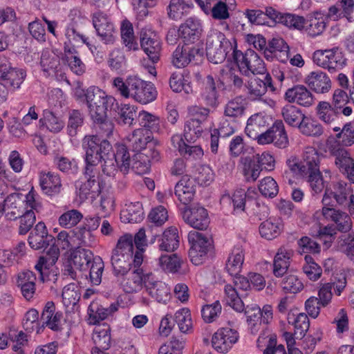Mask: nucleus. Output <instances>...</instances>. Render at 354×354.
Instances as JSON below:
<instances>
[{
  "instance_id": "obj_1",
  "label": "nucleus",
  "mask_w": 354,
  "mask_h": 354,
  "mask_svg": "<svg viewBox=\"0 0 354 354\" xmlns=\"http://www.w3.org/2000/svg\"><path fill=\"white\" fill-rule=\"evenodd\" d=\"M206 53L214 64L222 63L226 57L232 59L239 68L250 76L263 75L267 72L263 60L253 50L244 53L237 49L236 40L231 41L222 32L211 30L206 39Z\"/></svg>"
},
{
  "instance_id": "obj_2",
  "label": "nucleus",
  "mask_w": 354,
  "mask_h": 354,
  "mask_svg": "<svg viewBox=\"0 0 354 354\" xmlns=\"http://www.w3.org/2000/svg\"><path fill=\"white\" fill-rule=\"evenodd\" d=\"M82 147L85 151V158L91 152L97 160L95 168L100 162H102V172L106 176H114L119 169L126 174L130 169V155L124 145L117 147L116 153L112 151V146L106 140H102L97 136H86L82 140Z\"/></svg>"
},
{
  "instance_id": "obj_3",
  "label": "nucleus",
  "mask_w": 354,
  "mask_h": 354,
  "mask_svg": "<svg viewBox=\"0 0 354 354\" xmlns=\"http://www.w3.org/2000/svg\"><path fill=\"white\" fill-rule=\"evenodd\" d=\"M86 102L89 114L97 124L109 126L111 129V124L106 122L107 111L114 109L118 103L114 97L97 86H90L86 90Z\"/></svg>"
},
{
  "instance_id": "obj_4",
  "label": "nucleus",
  "mask_w": 354,
  "mask_h": 354,
  "mask_svg": "<svg viewBox=\"0 0 354 354\" xmlns=\"http://www.w3.org/2000/svg\"><path fill=\"white\" fill-rule=\"evenodd\" d=\"M354 196L353 189L344 180L333 182L326 185L322 199V207H345L351 198Z\"/></svg>"
},
{
  "instance_id": "obj_5",
  "label": "nucleus",
  "mask_w": 354,
  "mask_h": 354,
  "mask_svg": "<svg viewBox=\"0 0 354 354\" xmlns=\"http://www.w3.org/2000/svg\"><path fill=\"white\" fill-rule=\"evenodd\" d=\"M187 238L190 244L189 250L190 261L196 266L202 264L214 249L212 239L196 231L189 232Z\"/></svg>"
},
{
  "instance_id": "obj_6",
  "label": "nucleus",
  "mask_w": 354,
  "mask_h": 354,
  "mask_svg": "<svg viewBox=\"0 0 354 354\" xmlns=\"http://www.w3.org/2000/svg\"><path fill=\"white\" fill-rule=\"evenodd\" d=\"M209 110L207 108L191 106L188 108V120L184 129V137L187 142H194L203 132V123L207 120Z\"/></svg>"
},
{
  "instance_id": "obj_7",
  "label": "nucleus",
  "mask_w": 354,
  "mask_h": 354,
  "mask_svg": "<svg viewBox=\"0 0 354 354\" xmlns=\"http://www.w3.org/2000/svg\"><path fill=\"white\" fill-rule=\"evenodd\" d=\"M313 218L318 223L332 222L336 230L344 234H348L353 228V221L348 213L335 207H322L313 214Z\"/></svg>"
},
{
  "instance_id": "obj_8",
  "label": "nucleus",
  "mask_w": 354,
  "mask_h": 354,
  "mask_svg": "<svg viewBox=\"0 0 354 354\" xmlns=\"http://www.w3.org/2000/svg\"><path fill=\"white\" fill-rule=\"evenodd\" d=\"M203 56V50L196 44L178 45L173 52L171 63L176 68H184L190 63L196 64Z\"/></svg>"
},
{
  "instance_id": "obj_9",
  "label": "nucleus",
  "mask_w": 354,
  "mask_h": 354,
  "mask_svg": "<svg viewBox=\"0 0 354 354\" xmlns=\"http://www.w3.org/2000/svg\"><path fill=\"white\" fill-rule=\"evenodd\" d=\"M97 160L93 157V154H88L87 158H85L86 167H85V176L87 180L84 183L80 189V193L81 196L87 198L90 194H98L100 192V187L99 182L97 181L98 178V169L95 168V163Z\"/></svg>"
},
{
  "instance_id": "obj_10",
  "label": "nucleus",
  "mask_w": 354,
  "mask_h": 354,
  "mask_svg": "<svg viewBox=\"0 0 354 354\" xmlns=\"http://www.w3.org/2000/svg\"><path fill=\"white\" fill-rule=\"evenodd\" d=\"M313 60L316 65L330 72L342 68L345 63V59L337 48L315 50Z\"/></svg>"
},
{
  "instance_id": "obj_11",
  "label": "nucleus",
  "mask_w": 354,
  "mask_h": 354,
  "mask_svg": "<svg viewBox=\"0 0 354 354\" xmlns=\"http://www.w3.org/2000/svg\"><path fill=\"white\" fill-rule=\"evenodd\" d=\"M270 118L260 113L254 114L249 118L245 129L246 135L252 139L256 140L258 144L267 142L270 140L269 133L266 130L270 124Z\"/></svg>"
},
{
  "instance_id": "obj_12",
  "label": "nucleus",
  "mask_w": 354,
  "mask_h": 354,
  "mask_svg": "<svg viewBox=\"0 0 354 354\" xmlns=\"http://www.w3.org/2000/svg\"><path fill=\"white\" fill-rule=\"evenodd\" d=\"M131 86V97L136 102L142 104H147L153 102L157 97L156 87L151 82L143 81L140 79L133 78Z\"/></svg>"
},
{
  "instance_id": "obj_13",
  "label": "nucleus",
  "mask_w": 354,
  "mask_h": 354,
  "mask_svg": "<svg viewBox=\"0 0 354 354\" xmlns=\"http://www.w3.org/2000/svg\"><path fill=\"white\" fill-rule=\"evenodd\" d=\"M239 338V334L236 330L229 327H223L217 330L213 335L212 346L216 351L225 353L238 342Z\"/></svg>"
},
{
  "instance_id": "obj_14",
  "label": "nucleus",
  "mask_w": 354,
  "mask_h": 354,
  "mask_svg": "<svg viewBox=\"0 0 354 354\" xmlns=\"http://www.w3.org/2000/svg\"><path fill=\"white\" fill-rule=\"evenodd\" d=\"M140 46L153 63L160 59L162 49L161 41L156 32L147 29L142 30L140 33Z\"/></svg>"
},
{
  "instance_id": "obj_15",
  "label": "nucleus",
  "mask_w": 354,
  "mask_h": 354,
  "mask_svg": "<svg viewBox=\"0 0 354 354\" xmlns=\"http://www.w3.org/2000/svg\"><path fill=\"white\" fill-rule=\"evenodd\" d=\"M38 180L41 192L48 196H55L63 189L61 177L56 172L41 170L38 174Z\"/></svg>"
},
{
  "instance_id": "obj_16",
  "label": "nucleus",
  "mask_w": 354,
  "mask_h": 354,
  "mask_svg": "<svg viewBox=\"0 0 354 354\" xmlns=\"http://www.w3.org/2000/svg\"><path fill=\"white\" fill-rule=\"evenodd\" d=\"M246 93L251 100H259L266 93L268 88L271 91H275L271 75L267 73L264 81L256 77H250L245 84Z\"/></svg>"
},
{
  "instance_id": "obj_17",
  "label": "nucleus",
  "mask_w": 354,
  "mask_h": 354,
  "mask_svg": "<svg viewBox=\"0 0 354 354\" xmlns=\"http://www.w3.org/2000/svg\"><path fill=\"white\" fill-rule=\"evenodd\" d=\"M183 218L189 226L199 230H206L210 223L207 210L198 205L185 209Z\"/></svg>"
},
{
  "instance_id": "obj_18",
  "label": "nucleus",
  "mask_w": 354,
  "mask_h": 354,
  "mask_svg": "<svg viewBox=\"0 0 354 354\" xmlns=\"http://www.w3.org/2000/svg\"><path fill=\"white\" fill-rule=\"evenodd\" d=\"M153 145V137L151 133L147 129L139 128L134 130L127 137V147L137 153H143L150 149H155Z\"/></svg>"
},
{
  "instance_id": "obj_19",
  "label": "nucleus",
  "mask_w": 354,
  "mask_h": 354,
  "mask_svg": "<svg viewBox=\"0 0 354 354\" xmlns=\"http://www.w3.org/2000/svg\"><path fill=\"white\" fill-rule=\"evenodd\" d=\"M93 24L101 39L106 44H112L115 41V27L111 19L101 12L93 15Z\"/></svg>"
},
{
  "instance_id": "obj_20",
  "label": "nucleus",
  "mask_w": 354,
  "mask_h": 354,
  "mask_svg": "<svg viewBox=\"0 0 354 354\" xmlns=\"http://www.w3.org/2000/svg\"><path fill=\"white\" fill-rule=\"evenodd\" d=\"M203 26L201 20L194 17H189L182 23L178 29V36L185 44H192L198 41L202 34Z\"/></svg>"
},
{
  "instance_id": "obj_21",
  "label": "nucleus",
  "mask_w": 354,
  "mask_h": 354,
  "mask_svg": "<svg viewBox=\"0 0 354 354\" xmlns=\"http://www.w3.org/2000/svg\"><path fill=\"white\" fill-rule=\"evenodd\" d=\"M284 98L290 103L304 107H310L315 103V97L312 92L301 84L288 88L284 94Z\"/></svg>"
},
{
  "instance_id": "obj_22",
  "label": "nucleus",
  "mask_w": 354,
  "mask_h": 354,
  "mask_svg": "<svg viewBox=\"0 0 354 354\" xmlns=\"http://www.w3.org/2000/svg\"><path fill=\"white\" fill-rule=\"evenodd\" d=\"M160 158V152L156 149H150L149 153H136L130 158V169L139 175L147 174L151 168V160L158 161Z\"/></svg>"
},
{
  "instance_id": "obj_23",
  "label": "nucleus",
  "mask_w": 354,
  "mask_h": 354,
  "mask_svg": "<svg viewBox=\"0 0 354 354\" xmlns=\"http://www.w3.org/2000/svg\"><path fill=\"white\" fill-rule=\"evenodd\" d=\"M146 292L158 302L165 303L170 298V289L162 281H157L152 274H146L145 281Z\"/></svg>"
},
{
  "instance_id": "obj_24",
  "label": "nucleus",
  "mask_w": 354,
  "mask_h": 354,
  "mask_svg": "<svg viewBox=\"0 0 354 354\" xmlns=\"http://www.w3.org/2000/svg\"><path fill=\"white\" fill-rule=\"evenodd\" d=\"M304 82L317 94L326 93L331 89V80L329 76L319 70L310 72L305 77Z\"/></svg>"
},
{
  "instance_id": "obj_25",
  "label": "nucleus",
  "mask_w": 354,
  "mask_h": 354,
  "mask_svg": "<svg viewBox=\"0 0 354 354\" xmlns=\"http://www.w3.org/2000/svg\"><path fill=\"white\" fill-rule=\"evenodd\" d=\"M133 268L127 272V277L121 282L122 287L124 292L133 293L138 292L145 286L146 275L143 274L141 266H136L133 263Z\"/></svg>"
},
{
  "instance_id": "obj_26",
  "label": "nucleus",
  "mask_w": 354,
  "mask_h": 354,
  "mask_svg": "<svg viewBox=\"0 0 354 354\" xmlns=\"http://www.w3.org/2000/svg\"><path fill=\"white\" fill-rule=\"evenodd\" d=\"M119 304L113 303L109 308H104L97 301H93L88 306L87 315L88 323L91 325H95L100 322L104 320L118 311Z\"/></svg>"
},
{
  "instance_id": "obj_27",
  "label": "nucleus",
  "mask_w": 354,
  "mask_h": 354,
  "mask_svg": "<svg viewBox=\"0 0 354 354\" xmlns=\"http://www.w3.org/2000/svg\"><path fill=\"white\" fill-rule=\"evenodd\" d=\"M60 250V248L57 246L54 243L49 248L46 254L39 258L35 268L40 274V279L42 281L44 282L48 280L49 269L57 261L59 257Z\"/></svg>"
},
{
  "instance_id": "obj_28",
  "label": "nucleus",
  "mask_w": 354,
  "mask_h": 354,
  "mask_svg": "<svg viewBox=\"0 0 354 354\" xmlns=\"http://www.w3.org/2000/svg\"><path fill=\"white\" fill-rule=\"evenodd\" d=\"M63 314L60 311H56L54 302H46L41 313L43 324L53 331L62 330V319Z\"/></svg>"
},
{
  "instance_id": "obj_29",
  "label": "nucleus",
  "mask_w": 354,
  "mask_h": 354,
  "mask_svg": "<svg viewBox=\"0 0 354 354\" xmlns=\"http://www.w3.org/2000/svg\"><path fill=\"white\" fill-rule=\"evenodd\" d=\"M225 88L224 84L219 80H215L212 75H208L205 80V87L202 93L204 103L211 107L218 104V91Z\"/></svg>"
},
{
  "instance_id": "obj_30",
  "label": "nucleus",
  "mask_w": 354,
  "mask_h": 354,
  "mask_svg": "<svg viewBox=\"0 0 354 354\" xmlns=\"http://www.w3.org/2000/svg\"><path fill=\"white\" fill-rule=\"evenodd\" d=\"M37 277L35 273L30 270L18 274L17 286L20 288L21 295L28 301L31 300L36 292Z\"/></svg>"
},
{
  "instance_id": "obj_31",
  "label": "nucleus",
  "mask_w": 354,
  "mask_h": 354,
  "mask_svg": "<svg viewBox=\"0 0 354 354\" xmlns=\"http://www.w3.org/2000/svg\"><path fill=\"white\" fill-rule=\"evenodd\" d=\"M326 17L319 11L310 14L306 19V24L303 30L310 37H315L321 35L326 26Z\"/></svg>"
},
{
  "instance_id": "obj_32",
  "label": "nucleus",
  "mask_w": 354,
  "mask_h": 354,
  "mask_svg": "<svg viewBox=\"0 0 354 354\" xmlns=\"http://www.w3.org/2000/svg\"><path fill=\"white\" fill-rule=\"evenodd\" d=\"M266 133H269L270 140H266L268 142H261V145L274 143L280 148H284L287 146L288 143V136L281 120H276L272 126L266 130Z\"/></svg>"
},
{
  "instance_id": "obj_33",
  "label": "nucleus",
  "mask_w": 354,
  "mask_h": 354,
  "mask_svg": "<svg viewBox=\"0 0 354 354\" xmlns=\"http://www.w3.org/2000/svg\"><path fill=\"white\" fill-rule=\"evenodd\" d=\"M283 230V224L281 219L276 217L268 218L259 227L261 236L268 240H272L279 236Z\"/></svg>"
},
{
  "instance_id": "obj_34",
  "label": "nucleus",
  "mask_w": 354,
  "mask_h": 354,
  "mask_svg": "<svg viewBox=\"0 0 354 354\" xmlns=\"http://www.w3.org/2000/svg\"><path fill=\"white\" fill-rule=\"evenodd\" d=\"M40 64L43 71L49 75L62 76V67L58 55L49 50L41 53Z\"/></svg>"
},
{
  "instance_id": "obj_35",
  "label": "nucleus",
  "mask_w": 354,
  "mask_h": 354,
  "mask_svg": "<svg viewBox=\"0 0 354 354\" xmlns=\"http://www.w3.org/2000/svg\"><path fill=\"white\" fill-rule=\"evenodd\" d=\"M64 51V56L62 59L68 64L71 71L77 75H83L86 71V66L77 56V52L74 46L65 43Z\"/></svg>"
},
{
  "instance_id": "obj_36",
  "label": "nucleus",
  "mask_w": 354,
  "mask_h": 354,
  "mask_svg": "<svg viewBox=\"0 0 354 354\" xmlns=\"http://www.w3.org/2000/svg\"><path fill=\"white\" fill-rule=\"evenodd\" d=\"M175 195L183 204L189 203L194 196L193 183L188 176H183L175 186Z\"/></svg>"
},
{
  "instance_id": "obj_37",
  "label": "nucleus",
  "mask_w": 354,
  "mask_h": 354,
  "mask_svg": "<svg viewBox=\"0 0 354 354\" xmlns=\"http://www.w3.org/2000/svg\"><path fill=\"white\" fill-rule=\"evenodd\" d=\"M133 257L113 250L111 257V264L115 274L124 276L133 268Z\"/></svg>"
},
{
  "instance_id": "obj_38",
  "label": "nucleus",
  "mask_w": 354,
  "mask_h": 354,
  "mask_svg": "<svg viewBox=\"0 0 354 354\" xmlns=\"http://www.w3.org/2000/svg\"><path fill=\"white\" fill-rule=\"evenodd\" d=\"M245 259L244 250L241 246H235L230 252L226 262L227 272L233 276L238 275L242 269Z\"/></svg>"
},
{
  "instance_id": "obj_39",
  "label": "nucleus",
  "mask_w": 354,
  "mask_h": 354,
  "mask_svg": "<svg viewBox=\"0 0 354 354\" xmlns=\"http://www.w3.org/2000/svg\"><path fill=\"white\" fill-rule=\"evenodd\" d=\"M292 254V250L285 248L279 249L274 257L273 263V274L275 277H281L286 273L290 266V260Z\"/></svg>"
},
{
  "instance_id": "obj_40",
  "label": "nucleus",
  "mask_w": 354,
  "mask_h": 354,
  "mask_svg": "<svg viewBox=\"0 0 354 354\" xmlns=\"http://www.w3.org/2000/svg\"><path fill=\"white\" fill-rule=\"evenodd\" d=\"M26 77V71L22 68L10 67L2 76V84L8 89H18Z\"/></svg>"
},
{
  "instance_id": "obj_41",
  "label": "nucleus",
  "mask_w": 354,
  "mask_h": 354,
  "mask_svg": "<svg viewBox=\"0 0 354 354\" xmlns=\"http://www.w3.org/2000/svg\"><path fill=\"white\" fill-rule=\"evenodd\" d=\"M120 218L124 223H138L143 219V209L140 202H130L125 204L121 211Z\"/></svg>"
},
{
  "instance_id": "obj_42",
  "label": "nucleus",
  "mask_w": 354,
  "mask_h": 354,
  "mask_svg": "<svg viewBox=\"0 0 354 354\" xmlns=\"http://www.w3.org/2000/svg\"><path fill=\"white\" fill-rule=\"evenodd\" d=\"M318 118L327 125H332L339 117L341 112L335 109L329 102H319L316 108Z\"/></svg>"
},
{
  "instance_id": "obj_43",
  "label": "nucleus",
  "mask_w": 354,
  "mask_h": 354,
  "mask_svg": "<svg viewBox=\"0 0 354 354\" xmlns=\"http://www.w3.org/2000/svg\"><path fill=\"white\" fill-rule=\"evenodd\" d=\"M159 249L162 251L173 252L179 246L178 231L176 227H170L165 230L159 241Z\"/></svg>"
},
{
  "instance_id": "obj_44",
  "label": "nucleus",
  "mask_w": 354,
  "mask_h": 354,
  "mask_svg": "<svg viewBox=\"0 0 354 354\" xmlns=\"http://www.w3.org/2000/svg\"><path fill=\"white\" fill-rule=\"evenodd\" d=\"M95 347L109 349L111 346V328L106 324H100L95 327L92 335Z\"/></svg>"
},
{
  "instance_id": "obj_45",
  "label": "nucleus",
  "mask_w": 354,
  "mask_h": 354,
  "mask_svg": "<svg viewBox=\"0 0 354 354\" xmlns=\"http://www.w3.org/2000/svg\"><path fill=\"white\" fill-rule=\"evenodd\" d=\"M48 230L43 222H39L30 232L28 237V243L34 250L41 249L46 245Z\"/></svg>"
},
{
  "instance_id": "obj_46",
  "label": "nucleus",
  "mask_w": 354,
  "mask_h": 354,
  "mask_svg": "<svg viewBox=\"0 0 354 354\" xmlns=\"http://www.w3.org/2000/svg\"><path fill=\"white\" fill-rule=\"evenodd\" d=\"M122 43L128 50H137L139 48L138 43L134 35L132 24L128 20H123L120 26Z\"/></svg>"
},
{
  "instance_id": "obj_47",
  "label": "nucleus",
  "mask_w": 354,
  "mask_h": 354,
  "mask_svg": "<svg viewBox=\"0 0 354 354\" xmlns=\"http://www.w3.org/2000/svg\"><path fill=\"white\" fill-rule=\"evenodd\" d=\"M335 157V163L340 171L346 174L347 178L354 183V160L346 149Z\"/></svg>"
},
{
  "instance_id": "obj_48",
  "label": "nucleus",
  "mask_w": 354,
  "mask_h": 354,
  "mask_svg": "<svg viewBox=\"0 0 354 354\" xmlns=\"http://www.w3.org/2000/svg\"><path fill=\"white\" fill-rule=\"evenodd\" d=\"M333 131L336 133V138L341 141L343 147H350L354 145V120L344 123L342 128L335 127Z\"/></svg>"
},
{
  "instance_id": "obj_49",
  "label": "nucleus",
  "mask_w": 354,
  "mask_h": 354,
  "mask_svg": "<svg viewBox=\"0 0 354 354\" xmlns=\"http://www.w3.org/2000/svg\"><path fill=\"white\" fill-rule=\"evenodd\" d=\"M336 249L354 263V234H343L338 236Z\"/></svg>"
},
{
  "instance_id": "obj_50",
  "label": "nucleus",
  "mask_w": 354,
  "mask_h": 354,
  "mask_svg": "<svg viewBox=\"0 0 354 354\" xmlns=\"http://www.w3.org/2000/svg\"><path fill=\"white\" fill-rule=\"evenodd\" d=\"M297 128L307 136H319L323 133L322 126L310 115H304Z\"/></svg>"
},
{
  "instance_id": "obj_51",
  "label": "nucleus",
  "mask_w": 354,
  "mask_h": 354,
  "mask_svg": "<svg viewBox=\"0 0 354 354\" xmlns=\"http://www.w3.org/2000/svg\"><path fill=\"white\" fill-rule=\"evenodd\" d=\"M225 299L227 304L237 312H242L244 310V304L241 299L243 294L238 292V290L232 284L225 286Z\"/></svg>"
},
{
  "instance_id": "obj_52",
  "label": "nucleus",
  "mask_w": 354,
  "mask_h": 354,
  "mask_svg": "<svg viewBox=\"0 0 354 354\" xmlns=\"http://www.w3.org/2000/svg\"><path fill=\"white\" fill-rule=\"evenodd\" d=\"M235 3V0H224L217 2L214 6L206 8L207 15L211 14L212 17L216 20H226L230 17V6Z\"/></svg>"
},
{
  "instance_id": "obj_53",
  "label": "nucleus",
  "mask_w": 354,
  "mask_h": 354,
  "mask_svg": "<svg viewBox=\"0 0 354 354\" xmlns=\"http://www.w3.org/2000/svg\"><path fill=\"white\" fill-rule=\"evenodd\" d=\"M281 115L288 125L297 127L305 114L297 106L286 104L281 109Z\"/></svg>"
},
{
  "instance_id": "obj_54",
  "label": "nucleus",
  "mask_w": 354,
  "mask_h": 354,
  "mask_svg": "<svg viewBox=\"0 0 354 354\" xmlns=\"http://www.w3.org/2000/svg\"><path fill=\"white\" fill-rule=\"evenodd\" d=\"M348 103V96L347 93L342 89H335L333 95V102L330 104L344 116H350L353 113V109L347 105Z\"/></svg>"
},
{
  "instance_id": "obj_55",
  "label": "nucleus",
  "mask_w": 354,
  "mask_h": 354,
  "mask_svg": "<svg viewBox=\"0 0 354 354\" xmlns=\"http://www.w3.org/2000/svg\"><path fill=\"white\" fill-rule=\"evenodd\" d=\"M92 252L90 250L77 247L71 252L68 260L76 269L82 270L89 264Z\"/></svg>"
},
{
  "instance_id": "obj_56",
  "label": "nucleus",
  "mask_w": 354,
  "mask_h": 354,
  "mask_svg": "<svg viewBox=\"0 0 354 354\" xmlns=\"http://www.w3.org/2000/svg\"><path fill=\"white\" fill-rule=\"evenodd\" d=\"M174 321L181 333H190L193 331V321L189 308H182L178 310L174 315Z\"/></svg>"
},
{
  "instance_id": "obj_57",
  "label": "nucleus",
  "mask_w": 354,
  "mask_h": 354,
  "mask_svg": "<svg viewBox=\"0 0 354 354\" xmlns=\"http://www.w3.org/2000/svg\"><path fill=\"white\" fill-rule=\"evenodd\" d=\"M245 109V100L241 96H236L225 104L224 113L225 116L236 118L241 117Z\"/></svg>"
},
{
  "instance_id": "obj_58",
  "label": "nucleus",
  "mask_w": 354,
  "mask_h": 354,
  "mask_svg": "<svg viewBox=\"0 0 354 354\" xmlns=\"http://www.w3.org/2000/svg\"><path fill=\"white\" fill-rule=\"evenodd\" d=\"M183 259L177 254H164L159 258V266L167 272L176 273L179 271Z\"/></svg>"
},
{
  "instance_id": "obj_59",
  "label": "nucleus",
  "mask_w": 354,
  "mask_h": 354,
  "mask_svg": "<svg viewBox=\"0 0 354 354\" xmlns=\"http://www.w3.org/2000/svg\"><path fill=\"white\" fill-rule=\"evenodd\" d=\"M139 124L148 131L158 132L160 130V118L147 111H141L138 116Z\"/></svg>"
},
{
  "instance_id": "obj_60",
  "label": "nucleus",
  "mask_w": 354,
  "mask_h": 354,
  "mask_svg": "<svg viewBox=\"0 0 354 354\" xmlns=\"http://www.w3.org/2000/svg\"><path fill=\"white\" fill-rule=\"evenodd\" d=\"M4 211L7 210L6 216L8 220H15L21 216L22 212L18 205L21 203V199L18 194H10L4 200Z\"/></svg>"
},
{
  "instance_id": "obj_61",
  "label": "nucleus",
  "mask_w": 354,
  "mask_h": 354,
  "mask_svg": "<svg viewBox=\"0 0 354 354\" xmlns=\"http://www.w3.org/2000/svg\"><path fill=\"white\" fill-rule=\"evenodd\" d=\"M169 86L173 91L180 93L184 91L189 94L192 92V86L188 77L181 73H174L169 78Z\"/></svg>"
},
{
  "instance_id": "obj_62",
  "label": "nucleus",
  "mask_w": 354,
  "mask_h": 354,
  "mask_svg": "<svg viewBox=\"0 0 354 354\" xmlns=\"http://www.w3.org/2000/svg\"><path fill=\"white\" fill-rule=\"evenodd\" d=\"M84 218L81 212L77 209H69L58 218L59 225L65 229H71L76 226Z\"/></svg>"
},
{
  "instance_id": "obj_63",
  "label": "nucleus",
  "mask_w": 354,
  "mask_h": 354,
  "mask_svg": "<svg viewBox=\"0 0 354 354\" xmlns=\"http://www.w3.org/2000/svg\"><path fill=\"white\" fill-rule=\"evenodd\" d=\"M39 123L55 133L61 131L65 126V122L50 111H44V118L39 120Z\"/></svg>"
},
{
  "instance_id": "obj_64",
  "label": "nucleus",
  "mask_w": 354,
  "mask_h": 354,
  "mask_svg": "<svg viewBox=\"0 0 354 354\" xmlns=\"http://www.w3.org/2000/svg\"><path fill=\"white\" fill-rule=\"evenodd\" d=\"M189 9L184 0H171L167 8L168 17L174 21L180 20L187 14Z\"/></svg>"
}]
</instances>
